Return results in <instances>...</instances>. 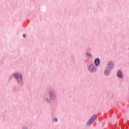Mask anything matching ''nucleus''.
<instances>
[{
    "label": "nucleus",
    "mask_w": 129,
    "mask_h": 129,
    "mask_svg": "<svg viewBox=\"0 0 129 129\" xmlns=\"http://www.w3.org/2000/svg\"><path fill=\"white\" fill-rule=\"evenodd\" d=\"M107 68L108 69V70L106 69L104 71V74L105 75L108 76L109 74H110V71L111 69L113 68V63L112 61H110L108 62Z\"/></svg>",
    "instance_id": "f257e3e1"
},
{
    "label": "nucleus",
    "mask_w": 129,
    "mask_h": 129,
    "mask_svg": "<svg viewBox=\"0 0 129 129\" xmlns=\"http://www.w3.org/2000/svg\"><path fill=\"white\" fill-rule=\"evenodd\" d=\"M15 78L16 79L18 83H21L22 82V75L20 73L14 74Z\"/></svg>",
    "instance_id": "f03ea898"
},
{
    "label": "nucleus",
    "mask_w": 129,
    "mask_h": 129,
    "mask_svg": "<svg viewBox=\"0 0 129 129\" xmlns=\"http://www.w3.org/2000/svg\"><path fill=\"white\" fill-rule=\"evenodd\" d=\"M97 118L96 115H94L92 117L90 118L89 120L87 122V125L89 126Z\"/></svg>",
    "instance_id": "7ed1b4c3"
},
{
    "label": "nucleus",
    "mask_w": 129,
    "mask_h": 129,
    "mask_svg": "<svg viewBox=\"0 0 129 129\" xmlns=\"http://www.w3.org/2000/svg\"><path fill=\"white\" fill-rule=\"evenodd\" d=\"M89 70L90 72L93 73L94 72H96V70H97V69L96 68V67H95L94 65L91 64L89 67Z\"/></svg>",
    "instance_id": "20e7f679"
},
{
    "label": "nucleus",
    "mask_w": 129,
    "mask_h": 129,
    "mask_svg": "<svg viewBox=\"0 0 129 129\" xmlns=\"http://www.w3.org/2000/svg\"><path fill=\"white\" fill-rule=\"evenodd\" d=\"M49 95H50V99H52V100H54L55 99V94L53 92H52V91H50L49 92Z\"/></svg>",
    "instance_id": "39448f33"
},
{
    "label": "nucleus",
    "mask_w": 129,
    "mask_h": 129,
    "mask_svg": "<svg viewBox=\"0 0 129 129\" xmlns=\"http://www.w3.org/2000/svg\"><path fill=\"white\" fill-rule=\"evenodd\" d=\"M117 77H119V78H122L123 77L121 71L120 70L118 71V72L117 73Z\"/></svg>",
    "instance_id": "423d86ee"
},
{
    "label": "nucleus",
    "mask_w": 129,
    "mask_h": 129,
    "mask_svg": "<svg viewBox=\"0 0 129 129\" xmlns=\"http://www.w3.org/2000/svg\"><path fill=\"white\" fill-rule=\"evenodd\" d=\"M94 63L96 66H98V65H99L100 63V60H99V58H96L95 59Z\"/></svg>",
    "instance_id": "0eeeda50"
},
{
    "label": "nucleus",
    "mask_w": 129,
    "mask_h": 129,
    "mask_svg": "<svg viewBox=\"0 0 129 129\" xmlns=\"http://www.w3.org/2000/svg\"><path fill=\"white\" fill-rule=\"evenodd\" d=\"M86 56H88V57H89V58H91L92 56L91 54L88 53H86Z\"/></svg>",
    "instance_id": "6e6552de"
},
{
    "label": "nucleus",
    "mask_w": 129,
    "mask_h": 129,
    "mask_svg": "<svg viewBox=\"0 0 129 129\" xmlns=\"http://www.w3.org/2000/svg\"><path fill=\"white\" fill-rule=\"evenodd\" d=\"M54 120L55 121V122H57V121H58V119H57V118H54Z\"/></svg>",
    "instance_id": "1a4fd4ad"
},
{
    "label": "nucleus",
    "mask_w": 129,
    "mask_h": 129,
    "mask_svg": "<svg viewBox=\"0 0 129 129\" xmlns=\"http://www.w3.org/2000/svg\"><path fill=\"white\" fill-rule=\"evenodd\" d=\"M46 101L47 102H48V103H50V100H49L48 99H46Z\"/></svg>",
    "instance_id": "9d476101"
},
{
    "label": "nucleus",
    "mask_w": 129,
    "mask_h": 129,
    "mask_svg": "<svg viewBox=\"0 0 129 129\" xmlns=\"http://www.w3.org/2000/svg\"><path fill=\"white\" fill-rule=\"evenodd\" d=\"M23 37H24V38H26V34H24L23 35Z\"/></svg>",
    "instance_id": "9b49d317"
},
{
    "label": "nucleus",
    "mask_w": 129,
    "mask_h": 129,
    "mask_svg": "<svg viewBox=\"0 0 129 129\" xmlns=\"http://www.w3.org/2000/svg\"><path fill=\"white\" fill-rule=\"evenodd\" d=\"M23 129H28L27 127H24Z\"/></svg>",
    "instance_id": "f8f14e48"
}]
</instances>
